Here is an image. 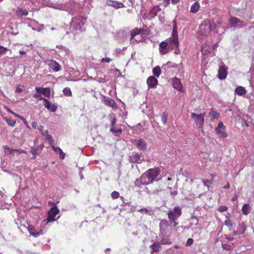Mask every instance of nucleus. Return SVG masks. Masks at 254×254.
<instances>
[{"instance_id":"f257e3e1","label":"nucleus","mask_w":254,"mask_h":254,"mask_svg":"<svg viewBox=\"0 0 254 254\" xmlns=\"http://www.w3.org/2000/svg\"><path fill=\"white\" fill-rule=\"evenodd\" d=\"M179 43L178 40V35L177 30V24L175 21H174L173 29L172 31V37L167 39L166 41L162 42L159 45L160 52L163 55L166 54L167 51L164 50L166 49L169 45V47L172 49L175 48H178L179 47Z\"/></svg>"},{"instance_id":"f03ea898","label":"nucleus","mask_w":254,"mask_h":254,"mask_svg":"<svg viewBox=\"0 0 254 254\" xmlns=\"http://www.w3.org/2000/svg\"><path fill=\"white\" fill-rule=\"evenodd\" d=\"M216 28V25L213 21L205 20L199 26V33L201 35L206 36Z\"/></svg>"},{"instance_id":"7ed1b4c3","label":"nucleus","mask_w":254,"mask_h":254,"mask_svg":"<svg viewBox=\"0 0 254 254\" xmlns=\"http://www.w3.org/2000/svg\"><path fill=\"white\" fill-rule=\"evenodd\" d=\"M182 214V208L179 206L174 207L173 210H170L167 213L169 221L170 223H173L174 226H177L179 223L176 220Z\"/></svg>"},{"instance_id":"20e7f679","label":"nucleus","mask_w":254,"mask_h":254,"mask_svg":"<svg viewBox=\"0 0 254 254\" xmlns=\"http://www.w3.org/2000/svg\"><path fill=\"white\" fill-rule=\"evenodd\" d=\"M86 22V18L81 16L74 17L70 22V28L73 31H80Z\"/></svg>"},{"instance_id":"39448f33","label":"nucleus","mask_w":254,"mask_h":254,"mask_svg":"<svg viewBox=\"0 0 254 254\" xmlns=\"http://www.w3.org/2000/svg\"><path fill=\"white\" fill-rule=\"evenodd\" d=\"M49 204L53 205V207H52L48 212V215L46 220H44V221H46V223L55 221L56 220L55 218L56 216L60 212L59 209L56 206V205L54 203L49 201Z\"/></svg>"},{"instance_id":"423d86ee","label":"nucleus","mask_w":254,"mask_h":254,"mask_svg":"<svg viewBox=\"0 0 254 254\" xmlns=\"http://www.w3.org/2000/svg\"><path fill=\"white\" fill-rule=\"evenodd\" d=\"M160 172V169L158 167H156L149 169L145 174L149 181L152 183L155 181L156 177L159 175Z\"/></svg>"},{"instance_id":"0eeeda50","label":"nucleus","mask_w":254,"mask_h":254,"mask_svg":"<svg viewBox=\"0 0 254 254\" xmlns=\"http://www.w3.org/2000/svg\"><path fill=\"white\" fill-rule=\"evenodd\" d=\"M160 231L164 236H166L168 234H171L172 230L169 222L166 220H162L159 224Z\"/></svg>"},{"instance_id":"6e6552de","label":"nucleus","mask_w":254,"mask_h":254,"mask_svg":"<svg viewBox=\"0 0 254 254\" xmlns=\"http://www.w3.org/2000/svg\"><path fill=\"white\" fill-rule=\"evenodd\" d=\"M142 31V30L138 28H135L130 31V43L132 44H136L140 41L141 40H137L135 39L136 36H139V34Z\"/></svg>"},{"instance_id":"1a4fd4ad","label":"nucleus","mask_w":254,"mask_h":254,"mask_svg":"<svg viewBox=\"0 0 254 254\" xmlns=\"http://www.w3.org/2000/svg\"><path fill=\"white\" fill-rule=\"evenodd\" d=\"M228 67L225 65L219 66L218 71V78L220 80L225 79L227 75Z\"/></svg>"},{"instance_id":"9d476101","label":"nucleus","mask_w":254,"mask_h":254,"mask_svg":"<svg viewBox=\"0 0 254 254\" xmlns=\"http://www.w3.org/2000/svg\"><path fill=\"white\" fill-rule=\"evenodd\" d=\"M205 113L203 114H196L194 113H192L191 114V117L193 119L196 124L199 126H203L204 123V115Z\"/></svg>"},{"instance_id":"9b49d317","label":"nucleus","mask_w":254,"mask_h":254,"mask_svg":"<svg viewBox=\"0 0 254 254\" xmlns=\"http://www.w3.org/2000/svg\"><path fill=\"white\" fill-rule=\"evenodd\" d=\"M147 177L145 175V174L144 173L141 177L139 178V179H137L135 182V185L137 186V187H141L142 185L146 186L149 184H150V182L149 181L148 182H146Z\"/></svg>"},{"instance_id":"f8f14e48","label":"nucleus","mask_w":254,"mask_h":254,"mask_svg":"<svg viewBox=\"0 0 254 254\" xmlns=\"http://www.w3.org/2000/svg\"><path fill=\"white\" fill-rule=\"evenodd\" d=\"M127 35V32L126 30H120L116 33L115 39L119 42H122L126 39Z\"/></svg>"},{"instance_id":"ddd939ff","label":"nucleus","mask_w":254,"mask_h":254,"mask_svg":"<svg viewBox=\"0 0 254 254\" xmlns=\"http://www.w3.org/2000/svg\"><path fill=\"white\" fill-rule=\"evenodd\" d=\"M172 85L174 88L177 90L182 92L183 91V87L180 80L177 78H174L172 80Z\"/></svg>"},{"instance_id":"4468645a","label":"nucleus","mask_w":254,"mask_h":254,"mask_svg":"<svg viewBox=\"0 0 254 254\" xmlns=\"http://www.w3.org/2000/svg\"><path fill=\"white\" fill-rule=\"evenodd\" d=\"M35 90L37 93H41L46 97H50L51 90L49 88L36 87Z\"/></svg>"},{"instance_id":"2eb2a0df","label":"nucleus","mask_w":254,"mask_h":254,"mask_svg":"<svg viewBox=\"0 0 254 254\" xmlns=\"http://www.w3.org/2000/svg\"><path fill=\"white\" fill-rule=\"evenodd\" d=\"M49 67L55 71H59L62 67L58 63L54 60H51L48 64Z\"/></svg>"},{"instance_id":"dca6fc26","label":"nucleus","mask_w":254,"mask_h":254,"mask_svg":"<svg viewBox=\"0 0 254 254\" xmlns=\"http://www.w3.org/2000/svg\"><path fill=\"white\" fill-rule=\"evenodd\" d=\"M44 105L51 112H55L57 110V106L54 104H52L48 99H45Z\"/></svg>"},{"instance_id":"f3484780","label":"nucleus","mask_w":254,"mask_h":254,"mask_svg":"<svg viewBox=\"0 0 254 254\" xmlns=\"http://www.w3.org/2000/svg\"><path fill=\"white\" fill-rule=\"evenodd\" d=\"M147 84L149 88H154L157 84V79L153 76H150L147 79Z\"/></svg>"},{"instance_id":"a211bd4d","label":"nucleus","mask_w":254,"mask_h":254,"mask_svg":"<svg viewBox=\"0 0 254 254\" xmlns=\"http://www.w3.org/2000/svg\"><path fill=\"white\" fill-rule=\"evenodd\" d=\"M134 142L136 143L137 148L140 150H145L147 148L146 143L142 139H138V140H134L132 142L134 144Z\"/></svg>"},{"instance_id":"6ab92c4d","label":"nucleus","mask_w":254,"mask_h":254,"mask_svg":"<svg viewBox=\"0 0 254 254\" xmlns=\"http://www.w3.org/2000/svg\"><path fill=\"white\" fill-rule=\"evenodd\" d=\"M28 230L29 233L35 237H37L39 235L43 234V232L42 230L40 231L39 232H37L36 230L31 225L28 226Z\"/></svg>"},{"instance_id":"aec40b11","label":"nucleus","mask_w":254,"mask_h":254,"mask_svg":"<svg viewBox=\"0 0 254 254\" xmlns=\"http://www.w3.org/2000/svg\"><path fill=\"white\" fill-rule=\"evenodd\" d=\"M225 128H215L216 133L220 137L226 138L228 136L227 133L225 130Z\"/></svg>"},{"instance_id":"412c9836","label":"nucleus","mask_w":254,"mask_h":254,"mask_svg":"<svg viewBox=\"0 0 254 254\" xmlns=\"http://www.w3.org/2000/svg\"><path fill=\"white\" fill-rule=\"evenodd\" d=\"M231 27H236L238 26V23H243L239 19L234 17H230L229 19Z\"/></svg>"},{"instance_id":"4be33fe9","label":"nucleus","mask_w":254,"mask_h":254,"mask_svg":"<svg viewBox=\"0 0 254 254\" xmlns=\"http://www.w3.org/2000/svg\"><path fill=\"white\" fill-rule=\"evenodd\" d=\"M29 12L26 10H23L20 7H18L15 12L16 15L18 18H21L22 16H27Z\"/></svg>"},{"instance_id":"5701e85b","label":"nucleus","mask_w":254,"mask_h":254,"mask_svg":"<svg viewBox=\"0 0 254 254\" xmlns=\"http://www.w3.org/2000/svg\"><path fill=\"white\" fill-rule=\"evenodd\" d=\"M151 249V253L154 252H159L161 250V246L159 242H155L150 246Z\"/></svg>"},{"instance_id":"b1692460","label":"nucleus","mask_w":254,"mask_h":254,"mask_svg":"<svg viewBox=\"0 0 254 254\" xmlns=\"http://www.w3.org/2000/svg\"><path fill=\"white\" fill-rule=\"evenodd\" d=\"M53 148L54 151L57 153H59L60 155V157L61 159H64L65 157V154L63 152V150L60 148L58 147H55L54 144L53 146H51Z\"/></svg>"},{"instance_id":"393cba45","label":"nucleus","mask_w":254,"mask_h":254,"mask_svg":"<svg viewBox=\"0 0 254 254\" xmlns=\"http://www.w3.org/2000/svg\"><path fill=\"white\" fill-rule=\"evenodd\" d=\"M42 134L43 135H45V138L48 141L51 146H53L54 144V140L52 136L48 134V131L46 130L45 132H42Z\"/></svg>"},{"instance_id":"a878e982","label":"nucleus","mask_w":254,"mask_h":254,"mask_svg":"<svg viewBox=\"0 0 254 254\" xmlns=\"http://www.w3.org/2000/svg\"><path fill=\"white\" fill-rule=\"evenodd\" d=\"M235 93L239 95L243 96L246 93V89L242 86H238L235 89Z\"/></svg>"},{"instance_id":"bb28decb","label":"nucleus","mask_w":254,"mask_h":254,"mask_svg":"<svg viewBox=\"0 0 254 254\" xmlns=\"http://www.w3.org/2000/svg\"><path fill=\"white\" fill-rule=\"evenodd\" d=\"M209 117L211 120H215L219 118L220 115L218 113L215 112L212 109H211L210 112L209 113Z\"/></svg>"},{"instance_id":"cd10ccee","label":"nucleus","mask_w":254,"mask_h":254,"mask_svg":"<svg viewBox=\"0 0 254 254\" xmlns=\"http://www.w3.org/2000/svg\"><path fill=\"white\" fill-rule=\"evenodd\" d=\"M199 8V4L198 2H195L190 7V12L193 13H196Z\"/></svg>"},{"instance_id":"c85d7f7f","label":"nucleus","mask_w":254,"mask_h":254,"mask_svg":"<svg viewBox=\"0 0 254 254\" xmlns=\"http://www.w3.org/2000/svg\"><path fill=\"white\" fill-rule=\"evenodd\" d=\"M250 206L249 204H244L242 208V211L244 215H247L250 213Z\"/></svg>"},{"instance_id":"c756f323","label":"nucleus","mask_w":254,"mask_h":254,"mask_svg":"<svg viewBox=\"0 0 254 254\" xmlns=\"http://www.w3.org/2000/svg\"><path fill=\"white\" fill-rule=\"evenodd\" d=\"M152 72L153 75L155 76L158 77L161 74L160 67L159 66H155L154 68H153Z\"/></svg>"},{"instance_id":"7c9ffc66","label":"nucleus","mask_w":254,"mask_h":254,"mask_svg":"<svg viewBox=\"0 0 254 254\" xmlns=\"http://www.w3.org/2000/svg\"><path fill=\"white\" fill-rule=\"evenodd\" d=\"M124 6V5L122 3L118 2L117 1L112 0V7H114L116 8H119L123 7Z\"/></svg>"},{"instance_id":"2f4dec72","label":"nucleus","mask_w":254,"mask_h":254,"mask_svg":"<svg viewBox=\"0 0 254 254\" xmlns=\"http://www.w3.org/2000/svg\"><path fill=\"white\" fill-rule=\"evenodd\" d=\"M168 114L165 112H163L161 115V121L165 125L167 121Z\"/></svg>"},{"instance_id":"473e14b6","label":"nucleus","mask_w":254,"mask_h":254,"mask_svg":"<svg viewBox=\"0 0 254 254\" xmlns=\"http://www.w3.org/2000/svg\"><path fill=\"white\" fill-rule=\"evenodd\" d=\"M63 93L64 95L66 96H72V92L71 91L69 87H66L63 90Z\"/></svg>"},{"instance_id":"72a5a7b5","label":"nucleus","mask_w":254,"mask_h":254,"mask_svg":"<svg viewBox=\"0 0 254 254\" xmlns=\"http://www.w3.org/2000/svg\"><path fill=\"white\" fill-rule=\"evenodd\" d=\"M201 51L203 54H206L210 52V49L206 45H203L201 48Z\"/></svg>"},{"instance_id":"f704fd0d","label":"nucleus","mask_w":254,"mask_h":254,"mask_svg":"<svg viewBox=\"0 0 254 254\" xmlns=\"http://www.w3.org/2000/svg\"><path fill=\"white\" fill-rule=\"evenodd\" d=\"M202 182H203V185L204 186H206V187L209 188V185L212 184V183H213V179H211V180L203 179L202 180Z\"/></svg>"},{"instance_id":"c9c22d12","label":"nucleus","mask_w":254,"mask_h":254,"mask_svg":"<svg viewBox=\"0 0 254 254\" xmlns=\"http://www.w3.org/2000/svg\"><path fill=\"white\" fill-rule=\"evenodd\" d=\"M103 102L104 103L105 105H108L109 106H111V100H110L109 97L104 96L103 99Z\"/></svg>"},{"instance_id":"e433bc0d","label":"nucleus","mask_w":254,"mask_h":254,"mask_svg":"<svg viewBox=\"0 0 254 254\" xmlns=\"http://www.w3.org/2000/svg\"><path fill=\"white\" fill-rule=\"evenodd\" d=\"M3 149L4 150V152L5 153L8 152L9 154L12 153V152L14 151V149H10L9 147H8L7 145L3 146Z\"/></svg>"},{"instance_id":"4c0bfd02","label":"nucleus","mask_w":254,"mask_h":254,"mask_svg":"<svg viewBox=\"0 0 254 254\" xmlns=\"http://www.w3.org/2000/svg\"><path fill=\"white\" fill-rule=\"evenodd\" d=\"M7 51L8 49L7 48H5L2 46H0V55H3L6 54Z\"/></svg>"},{"instance_id":"58836bf2","label":"nucleus","mask_w":254,"mask_h":254,"mask_svg":"<svg viewBox=\"0 0 254 254\" xmlns=\"http://www.w3.org/2000/svg\"><path fill=\"white\" fill-rule=\"evenodd\" d=\"M39 150V147L32 148L31 150V152L34 155H37L38 154V151Z\"/></svg>"},{"instance_id":"ea45409f","label":"nucleus","mask_w":254,"mask_h":254,"mask_svg":"<svg viewBox=\"0 0 254 254\" xmlns=\"http://www.w3.org/2000/svg\"><path fill=\"white\" fill-rule=\"evenodd\" d=\"M225 225L229 227L230 228L232 227V223L230 219H227L224 221Z\"/></svg>"},{"instance_id":"a19ab883","label":"nucleus","mask_w":254,"mask_h":254,"mask_svg":"<svg viewBox=\"0 0 254 254\" xmlns=\"http://www.w3.org/2000/svg\"><path fill=\"white\" fill-rule=\"evenodd\" d=\"M126 49V48H123V49H117L115 50V52L117 55H123L124 54V51Z\"/></svg>"},{"instance_id":"79ce46f5","label":"nucleus","mask_w":254,"mask_h":254,"mask_svg":"<svg viewBox=\"0 0 254 254\" xmlns=\"http://www.w3.org/2000/svg\"><path fill=\"white\" fill-rule=\"evenodd\" d=\"M140 155L138 153H135L133 156L132 157L133 158V159H134V161L135 162H137L139 160H140Z\"/></svg>"},{"instance_id":"37998d69","label":"nucleus","mask_w":254,"mask_h":254,"mask_svg":"<svg viewBox=\"0 0 254 254\" xmlns=\"http://www.w3.org/2000/svg\"><path fill=\"white\" fill-rule=\"evenodd\" d=\"M114 128H112V132L115 133V135L116 136L119 135L122 132V129L121 128L118 129L117 130L114 129Z\"/></svg>"},{"instance_id":"c03bdc74","label":"nucleus","mask_w":254,"mask_h":254,"mask_svg":"<svg viewBox=\"0 0 254 254\" xmlns=\"http://www.w3.org/2000/svg\"><path fill=\"white\" fill-rule=\"evenodd\" d=\"M239 226L240 229L242 230L241 234H244L246 230V225L244 223H242L241 225H240Z\"/></svg>"},{"instance_id":"a18cd8bd","label":"nucleus","mask_w":254,"mask_h":254,"mask_svg":"<svg viewBox=\"0 0 254 254\" xmlns=\"http://www.w3.org/2000/svg\"><path fill=\"white\" fill-rule=\"evenodd\" d=\"M193 240L192 238H189L188 239L186 244V246H190L193 244Z\"/></svg>"},{"instance_id":"49530a36","label":"nucleus","mask_w":254,"mask_h":254,"mask_svg":"<svg viewBox=\"0 0 254 254\" xmlns=\"http://www.w3.org/2000/svg\"><path fill=\"white\" fill-rule=\"evenodd\" d=\"M227 210V207L226 206H221L218 208V211L219 212H222Z\"/></svg>"},{"instance_id":"de8ad7c7","label":"nucleus","mask_w":254,"mask_h":254,"mask_svg":"<svg viewBox=\"0 0 254 254\" xmlns=\"http://www.w3.org/2000/svg\"><path fill=\"white\" fill-rule=\"evenodd\" d=\"M34 98H37L40 100H44L45 101V99H46V98L43 97L41 95L35 94L34 95Z\"/></svg>"},{"instance_id":"09e8293b","label":"nucleus","mask_w":254,"mask_h":254,"mask_svg":"<svg viewBox=\"0 0 254 254\" xmlns=\"http://www.w3.org/2000/svg\"><path fill=\"white\" fill-rule=\"evenodd\" d=\"M119 196V193L118 191H114L112 192V198H117Z\"/></svg>"},{"instance_id":"8fccbe9b","label":"nucleus","mask_w":254,"mask_h":254,"mask_svg":"<svg viewBox=\"0 0 254 254\" xmlns=\"http://www.w3.org/2000/svg\"><path fill=\"white\" fill-rule=\"evenodd\" d=\"M14 151L17 152L19 154H21V153L26 154L27 153L26 151H25L24 150H23V149H14Z\"/></svg>"},{"instance_id":"3c124183","label":"nucleus","mask_w":254,"mask_h":254,"mask_svg":"<svg viewBox=\"0 0 254 254\" xmlns=\"http://www.w3.org/2000/svg\"><path fill=\"white\" fill-rule=\"evenodd\" d=\"M222 247L224 249H225V250H230L231 248V246L229 245H227V244H223L222 245Z\"/></svg>"},{"instance_id":"603ef678","label":"nucleus","mask_w":254,"mask_h":254,"mask_svg":"<svg viewBox=\"0 0 254 254\" xmlns=\"http://www.w3.org/2000/svg\"><path fill=\"white\" fill-rule=\"evenodd\" d=\"M138 211L142 213H145L146 214L149 212L148 210L146 208H141Z\"/></svg>"},{"instance_id":"864d4df0","label":"nucleus","mask_w":254,"mask_h":254,"mask_svg":"<svg viewBox=\"0 0 254 254\" xmlns=\"http://www.w3.org/2000/svg\"><path fill=\"white\" fill-rule=\"evenodd\" d=\"M7 122L8 123V124L11 126H14L15 125V122H13L12 121H11V120H9V121L8 120H7Z\"/></svg>"},{"instance_id":"5fc2aeb1","label":"nucleus","mask_w":254,"mask_h":254,"mask_svg":"<svg viewBox=\"0 0 254 254\" xmlns=\"http://www.w3.org/2000/svg\"><path fill=\"white\" fill-rule=\"evenodd\" d=\"M178 192L177 190L170 192V194L172 196H176L178 194Z\"/></svg>"},{"instance_id":"6e6d98bb","label":"nucleus","mask_w":254,"mask_h":254,"mask_svg":"<svg viewBox=\"0 0 254 254\" xmlns=\"http://www.w3.org/2000/svg\"><path fill=\"white\" fill-rule=\"evenodd\" d=\"M20 119L24 122V125L26 126L27 127H29L28 126V124L27 122L26 121L25 119H24L23 117H20Z\"/></svg>"},{"instance_id":"4d7b16f0","label":"nucleus","mask_w":254,"mask_h":254,"mask_svg":"<svg viewBox=\"0 0 254 254\" xmlns=\"http://www.w3.org/2000/svg\"><path fill=\"white\" fill-rule=\"evenodd\" d=\"M23 90L19 87H17L15 90L16 93H21L23 92Z\"/></svg>"},{"instance_id":"13d9d810","label":"nucleus","mask_w":254,"mask_h":254,"mask_svg":"<svg viewBox=\"0 0 254 254\" xmlns=\"http://www.w3.org/2000/svg\"><path fill=\"white\" fill-rule=\"evenodd\" d=\"M117 106L116 104L115 103V102L112 100V109H117Z\"/></svg>"},{"instance_id":"bf43d9fd","label":"nucleus","mask_w":254,"mask_h":254,"mask_svg":"<svg viewBox=\"0 0 254 254\" xmlns=\"http://www.w3.org/2000/svg\"><path fill=\"white\" fill-rule=\"evenodd\" d=\"M170 0H164V3H165V6H167L170 4Z\"/></svg>"},{"instance_id":"052dcab7","label":"nucleus","mask_w":254,"mask_h":254,"mask_svg":"<svg viewBox=\"0 0 254 254\" xmlns=\"http://www.w3.org/2000/svg\"><path fill=\"white\" fill-rule=\"evenodd\" d=\"M238 198V196L237 195H234L232 198V201H236Z\"/></svg>"},{"instance_id":"680f3d73","label":"nucleus","mask_w":254,"mask_h":254,"mask_svg":"<svg viewBox=\"0 0 254 254\" xmlns=\"http://www.w3.org/2000/svg\"><path fill=\"white\" fill-rule=\"evenodd\" d=\"M224 189H229L230 188V184H229V183L228 182L227 185H225L224 187H223Z\"/></svg>"},{"instance_id":"e2e57ef3","label":"nucleus","mask_w":254,"mask_h":254,"mask_svg":"<svg viewBox=\"0 0 254 254\" xmlns=\"http://www.w3.org/2000/svg\"><path fill=\"white\" fill-rule=\"evenodd\" d=\"M179 1V0H171V2L174 4H176Z\"/></svg>"},{"instance_id":"0e129e2a","label":"nucleus","mask_w":254,"mask_h":254,"mask_svg":"<svg viewBox=\"0 0 254 254\" xmlns=\"http://www.w3.org/2000/svg\"><path fill=\"white\" fill-rule=\"evenodd\" d=\"M116 123V119H115V118H114L113 119H112V127H113L114 126H115V124Z\"/></svg>"},{"instance_id":"69168bd1","label":"nucleus","mask_w":254,"mask_h":254,"mask_svg":"<svg viewBox=\"0 0 254 254\" xmlns=\"http://www.w3.org/2000/svg\"><path fill=\"white\" fill-rule=\"evenodd\" d=\"M36 147H39V149H42L44 147V144L41 143L39 146H37Z\"/></svg>"},{"instance_id":"338daca9","label":"nucleus","mask_w":254,"mask_h":254,"mask_svg":"<svg viewBox=\"0 0 254 254\" xmlns=\"http://www.w3.org/2000/svg\"><path fill=\"white\" fill-rule=\"evenodd\" d=\"M218 46V43H216V44H214L213 45V47H212V49H215V48H217Z\"/></svg>"},{"instance_id":"774afa93","label":"nucleus","mask_w":254,"mask_h":254,"mask_svg":"<svg viewBox=\"0 0 254 254\" xmlns=\"http://www.w3.org/2000/svg\"><path fill=\"white\" fill-rule=\"evenodd\" d=\"M217 127H224L223 126V124L222 122H220L217 125Z\"/></svg>"}]
</instances>
